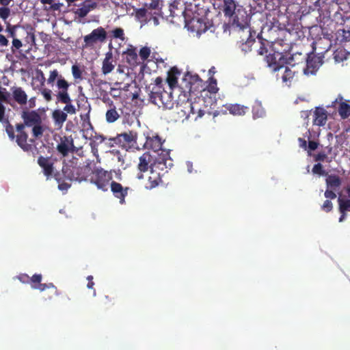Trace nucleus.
<instances>
[{
  "label": "nucleus",
  "mask_w": 350,
  "mask_h": 350,
  "mask_svg": "<svg viewBox=\"0 0 350 350\" xmlns=\"http://www.w3.org/2000/svg\"><path fill=\"white\" fill-rule=\"evenodd\" d=\"M12 43V51L13 52L14 51V49H19L23 46L22 42L16 38H14Z\"/></svg>",
  "instance_id": "49"
},
{
  "label": "nucleus",
  "mask_w": 350,
  "mask_h": 350,
  "mask_svg": "<svg viewBox=\"0 0 350 350\" xmlns=\"http://www.w3.org/2000/svg\"><path fill=\"white\" fill-rule=\"evenodd\" d=\"M56 85L59 90V92L56 94L57 103L60 102L65 103L71 101V98L68 92L70 86L68 81L65 79H60L56 83Z\"/></svg>",
  "instance_id": "8"
},
{
  "label": "nucleus",
  "mask_w": 350,
  "mask_h": 350,
  "mask_svg": "<svg viewBox=\"0 0 350 350\" xmlns=\"http://www.w3.org/2000/svg\"><path fill=\"white\" fill-rule=\"evenodd\" d=\"M42 275L41 274H34L32 277L30 278V284L32 288L38 289L40 291H44L46 288L50 289V294L47 297L44 296V299L51 300L53 296L58 295L59 293L56 286H54L53 283L49 284H42Z\"/></svg>",
  "instance_id": "5"
},
{
  "label": "nucleus",
  "mask_w": 350,
  "mask_h": 350,
  "mask_svg": "<svg viewBox=\"0 0 350 350\" xmlns=\"http://www.w3.org/2000/svg\"><path fill=\"white\" fill-rule=\"evenodd\" d=\"M109 51L106 53L102 64V72L108 75L115 68L116 62L113 59V55L111 51V44L109 45Z\"/></svg>",
  "instance_id": "11"
},
{
  "label": "nucleus",
  "mask_w": 350,
  "mask_h": 350,
  "mask_svg": "<svg viewBox=\"0 0 350 350\" xmlns=\"http://www.w3.org/2000/svg\"><path fill=\"white\" fill-rule=\"evenodd\" d=\"M8 44V39L2 34H0V46H7Z\"/></svg>",
  "instance_id": "56"
},
{
  "label": "nucleus",
  "mask_w": 350,
  "mask_h": 350,
  "mask_svg": "<svg viewBox=\"0 0 350 350\" xmlns=\"http://www.w3.org/2000/svg\"><path fill=\"white\" fill-rule=\"evenodd\" d=\"M151 154H143L139 157V163L138 164V169L140 172H146L148 170L149 163H152L150 161Z\"/></svg>",
  "instance_id": "28"
},
{
  "label": "nucleus",
  "mask_w": 350,
  "mask_h": 350,
  "mask_svg": "<svg viewBox=\"0 0 350 350\" xmlns=\"http://www.w3.org/2000/svg\"><path fill=\"white\" fill-rule=\"evenodd\" d=\"M8 31L10 33V36L14 39V38H15V31H14V28L12 29H8Z\"/></svg>",
  "instance_id": "62"
},
{
  "label": "nucleus",
  "mask_w": 350,
  "mask_h": 350,
  "mask_svg": "<svg viewBox=\"0 0 350 350\" xmlns=\"http://www.w3.org/2000/svg\"><path fill=\"white\" fill-rule=\"evenodd\" d=\"M265 50V48H264V47L260 46V49H259V51H258V53H259L260 55H262V54L264 53Z\"/></svg>",
  "instance_id": "64"
},
{
  "label": "nucleus",
  "mask_w": 350,
  "mask_h": 350,
  "mask_svg": "<svg viewBox=\"0 0 350 350\" xmlns=\"http://www.w3.org/2000/svg\"><path fill=\"white\" fill-rule=\"evenodd\" d=\"M280 69L277 71V77H280L287 86L291 85L292 80L294 78L295 72L292 70L288 66L282 65Z\"/></svg>",
  "instance_id": "17"
},
{
  "label": "nucleus",
  "mask_w": 350,
  "mask_h": 350,
  "mask_svg": "<svg viewBox=\"0 0 350 350\" xmlns=\"http://www.w3.org/2000/svg\"><path fill=\"white\" fill-rule=\"evenodd\" d=\"M299 145L303 148L304 150L313 151L315 150L318 147V143L314 141H310L307 145V142L305 139L299 138Z\"/></svg>",
  "instance_id": "31"
},
{
  "label": "nucleus",
  "mask_w": 350,
  "mask_h": 350,
  "mask_svg": "<svg viewBox=\"0 0 350 350\" xmlns=\"http://www.w3.org/2000/svg\"><path fill=\"white\" fill-rule=\"evenodd\" d=\"M6 133H8L9 137L11 139H14V129H13L12 126H11L10 125L7 126V127H6Z\"/></svg>",
  "instance_id": "55"
},
{
  "label": "nucleus",
  "mask_w": 350,
  "mask_h": 350,
  "mask_svg": "<svg viewBox=\"0 0 350 350\" xmlns=\"http://www.w3.org/2000/svg\"><path fill=\"white\" fill-rule=\"evenodd\" d=\"M146 141L143 145L145 149L152 150L154 152L159 150L165 151V150L162 148L161 139L158 135L152 137H146Z\"/></svg>",
  "instance_id": "14"
},
{
  "label": "nucleus",
  "mask_w": 350,
  "mask_h": 350,
  "mask_svg": "<svg viewBox=\"0 0 350 350\" xmlns=\"http://www.w3.org/2000/svg\"><path fill=\"white\" fill-rule=\"evenodd\" d=\"M349 53L344 49H338L334 53V59L336 62L340 63L347 59Z\"/></svg>",
  "instance_id": "35"
},
{
  "label": "nucleus",
  "mask_w": 350,
  "mask_h": 350,
  "mask_svg": "<svg viewBox=\"0 0 350 350\" xmlns=\"http://www.w3.org/2000/svg\"><path fill=\"white\" fill-rule=\"evenodd\" d=\"M111 191L115 198L119 199L120 203L123 204L125 203V198L128 194L129 187H123L122 185L114 180L110 184Z\"/></svg>",
  "instance_id": "9"
},
{
  "label": "nucleus",
  "mask_w": 350,
  "mask_h": 350,
  "mask_svg": "<svg viewBox=\"0 0 350 350\" xmlns=\"http://www.w3.org/2000/svg\"><path fill=\"white\" fill-rule=\"evenodd\" d=\"M222 10L224 16L230 18L231 25L245 34L244 37L241 36V42L250 46L254 40L249 27L250 17L245 9L234 0H223Z\"/></svg>",
  "instance_id": "2"
},
{
  "label": "nucleus",
  "mask_w": 350,
  "mask_h": 350,
  "mask_svg": "<svg viewBox=\"0 0 350 350\" xmlns=\"http://www.w3.org/2000/svg\"><path fill=\"white\" fill-rule=\"evenodd\" d=\"M148 23H152L153 26H157L159 24V18L151 12V16L149 17Z\"/></svg>",
  "instance_id": "53"
},
{
  "label": "nucleus",
  "mask_w": 350,
  "mask_h": 350,
  "mask_svg": "<svg viewBox=\"0 0 350 350\" xmlns=\"http://www.w3.org/2000/svg\"><path fill=\"white\" fill-rule=\"evenodd\" d=\"M39 165L43 169L44 174L49 178L53 172V162L51 157H40L38 159Z\"/></svg>",
  "instance_id": "20"
},
{
  "label": "nucleus",
  "mask_w": 350,
  "mask_h": 350,
  "mask_svg": "<svg viewBox=\"0 0 350 350\" xmlns=\"http://www.w3.org/2000/svg\"><path fill=\"white\" fill-rule=\"evenodd\" d=\"M218 88H217L216 81H211L208 87V92L211 93H216Z\"/></svg>",
  "instance_id": "54"
},
{
  "label": "nucleus",
  "mask_w": 350,
  "mask_h": 350,
  "mask_svg": "<svg viewBox=\"0 0 350 350\" xmlns=\"http://www.w3.org/2000/svg\"><path fill=\"white\" fill-rule=\"evenodd\" d=\"M12 1L13 0H0V5L9 6Z\"/></svg>",
  "instance_id": "59"
},
{
  "label": "nucleus",
  "mask_w": 350,
  "mask_h": 350,
  "mask_svg": "<svg viewBox=\"0 0 350 350\" xmlns=\"http://www.w3.org/2000/svg\"><path fill=\"white\" fill-rule=\"evenodd\" d=\"M8 98V94L5 91V89H2L0 87V121H2L3 119L5 108L3 105L1 104L2 101L6 100Z\"/></svg>",
  "instance_id": "33"
},
{
  "label": "nucleus",
  "mask_w": 350,
  "mask_h": 350,
  "mask_svg": "<svg viewBox=\"0 0 350 350\" xmlns=\"http://www.w3.org/2000/svg\"><path fill=\"white\" fill-rule=\"evenodd\" d=\"M137 133L135 131H130L118 135L113 141L123 150L135 152L140 150L137 144Z\"/></svg>",
  "instance_id": "4"
},
{
  "label": "nucleus",
  "mask_w": 350,
  "mask_h": 350,
  "mask_svg": "<svg viewBox=\"0 0 350 350\" xmlns=\"http://www.w3.org/2000/svg\"><path fill=\"white\" fill-rule=\"evenodd\" d=\"M13 96L14 100L19 104L23 105L27 103V95L21 88H13Z\"/></svg>",
  "instance_id": "25"
},
{
  "label": "nucleus",
  "mask_w": 350,
  "mask_h": 350,
  "mask_svg": "<svg viewBox=\"0 0 350 350\" xmlns=\"http://www.w3.org/2000/svg\"><path fill=\"white\" fill-rule=\"evenodd\" d=\"M150 54V50L148 47H144L139 51V55L142 59H146Z\"/></svg>",
  "instance_id": "47"
},
{
  "label": "nucleus",
  "mask_w": 350,
  "mask_h": 350,
  "mask_svg": "<svg viewBox=\"0 0 350 350\" xmlns=\"http://www.w3.org/2000/svg\"><path fill=\"white\" fill-rule=\"evenodd\" d=\"M94 285V282L93 281H90L88 282L87 287L88 288H93Z\"/></svg>",
  "instance_id": "63"
},
{
  "label": "nucleus",
  "mask_w": 350,
  "mask_h": 350,
  "mask_svg": "<svg viewBox=\"0 0 350 350\" xmlns=\"http://www.w3.org/2000/svg\"><path fill=\"white\" fill-rule=\"evenodd\" d=\"M327 188L338 191L342 184L341 178L335 174L328 175L325 179Z\"/></svg>",
  "instance_id": "23"
},
{
  "label": "nucleus",
  "mask_w": 350,
  "mask_h": 350,
  "mask_svg": "<svg viewBox=\"0 0 350 350\" xmlns=\"http://www.w3.org/2000/svg\"><path fill=\"white\" fill-rule=\"evenodd\" d=\"M312 155L314 156V160L316 161H323L326 158V156H327V154H312Z\"/></svg>",
  "instance_id": "57"
},
{
  "label": "nucleus",
  "mask_w": 350,
  "mask_h": 350,
  "mask_svg": "<svg viewBox=\"0 0 350 350\" xmlns=\"http://www.w3.org/2000/svg\"><path fill=\"white\" fill-rule=\"evenodd\" d=\"M73 140L70 137H59L57 148L60 153H67L74 150Z\"/></svg>",
  "instance_id": "19"
},
{
  "label": "nucleus",
  "mask_w": 350,
  "mask_h": 350,
  "mask_svg": "<svg viewBox=\"0 0 350 350\" xmlns=\"http://www.w3.org/2000/svg\"><path fill=\"white\" fill-rule=\"evenodd\" d=\"M24 128H25V126L22 124H17L16 125V131H17L18 134L25 133L23 131Z\"/></svg>",
  "instance_id": "58"
},
{
  "label": "nucleus",
  "mask_w": 350,
  "mask_h": 350,
  "mask_svg": "<svg viewBox=\"0 0 350 350\" xmlns=\"http://www.w3.org/2000/svg\"><path fill=\"white\" fill-rule=\"evenodd\" d=\"M42 4H49L51 5L50 9L55 10H57L58 6L57 4H53V0H40Z\"/></svg>",
  "instance_id": "51"
},
{
  "label": "nucleus",
  "mask_w": 350,
  "mask_h": 350,
  "mask_svg": "<svg viewBox=\"0 0 350 350\" xmlns=\"http://www.w3.org/2000/svg\"><path fill=\"white\" fill-rule=\"evenodd\" d=\"M170 154H157L154 161L150 164V167L153 170L154 167L163 170L168 166H172Z\"/></svg>",
  "instance_id": "12"
},
{
  "label": "nucleus",
  "mask_w": 350,
  "mask_h": 350,
  "mask_svg": "<svg viewBox=\"0 0 350 350\" xmlns=\"http://www.w3.org/2000/svg\"><path fill=\"white\" fill-rule=\"evenodd\" d=\"M186 165H187V170H188V172H192V170H193V165H192V163L190 162V161H187L186 162Z\"/></svg>",
  "instance_id": "60"
},
{
  "label": "nucleus",
  "mask_w": 350,
  "mask_h": 350,
  "mask_svg": "<svg viewBox=\"0 0 350 350\" xmlns=\"http://www.w3.org/2000/svg\"><path fill=\"white\" fill-rule=\"evenodd\" d=\"M118 118L119 114L115 109H109L106 113V120L108 122H114Z\"/></svg>",
  "instance_id": "37"
},
{
  "label": "nucleus",
  "mask_w": 350,
  "mask_h": 350,
  "mask_svg": "<svg viewBox=\"0 0 350 350\" xmlns=\"http://www.w3.org/2000/svg\"><path fill=\"white\" fill-rule=\"evenodd\" d=\"M266 62L267 66L273 72H277L282 65H284L286 59L284 58L282 54L279 52H274L269 53L266 57Z\"/></svg>",
  "instance_id": "7"
},
{
  "label": "nucleus",
  "mask_w": 350,
  "mask_h": 350,
  "mask_svg": "<svg viewBox=\"0 0 350 350\" xmlns=\"http://www.w3.org/2000/svg\"><path fill=\"white\" fill-rule=\"evenodd\" d=\"M321 64L319 57H310L307 60L306 68L304 70V75L307 76L315 75Z\"/></svg>",
  "instance_id": "16"
},
{
  "label": "nucleus",
  "mask_w": 350,
  "mask_h": 350,
  "mask_svg": "<svg viewBox=\"0 0 350 350\" xmlns=\"http://www.w3.org/2000/svg\"><path fill=\"white\" fill-rule=\"evenodd\" d=\"M84 154H62L64 165L62 174H56L55 179L58 182V188L66 191L70 187L67 180L81 182L89 180L94 183L99 189L104 191L108 190V186L112 177L111 174L102 168H96L94 160L86 159L83 161Z\"/></svg>",
  "instance_id": "1"
},
{
  "label": "nucleus",
  "mask_w": 350,
  "mask_h": 350,
  "mask_svg": "<svg viewBox=\"0 0 350 350\" xmlns=\"http://www.w3.org/2000/svg\"><path fill=\"white\" fill-rule=\"evenodd\" d=\"M36 79L40 83L41 85H44L46 81V78L43 72L41 70H36Z\"/></svg>",
  "instance_id": "45"
},
{
  "label": "nucleus",
  "mask_w": 350,
  "mask_h": 350,
  "mask_svg": "<svg viewBox=\"0 0 350 350\" xmlns=\"http://www.w3.org/2000/svg\"><path fill=\"white\" fill-rule=\"evenodd\" d=\"M186 25L193 28V31H202V21L199 18H193L190 21H186Z\"/></svg>",
  "instance_id": "34"
},
{
  "label": "nucleus",
  "mask_w": 350,
  "mask_h": 350,
  "mask_svg": "<svg viewBox=\"0 0 350 350\" xmlns=\"http://www.w3.org/2000/svg\"><path fill=\"white\" fill-rule=\"evenodd\" d=\"M342 97L338 96L335 103H339L338 113L341 118L345 119L350 116V105L345 102L342 101Z\"/></svg>",
  "instance_id": "22"
},
{
  "label": "nucleus",
  "mask_w": 350,
  "mask_h": 350,
  "mask_svg": "<svg viewBox=\"0 0 350 350\" xmlns=\"http://www.w3.org/2000/svg\"><path fill=\"white\" fill-rule=\"evenodd\" d=\"M22 118L27 126H33L37 124L42 123V118L36 111H24Z\"/></svg>",
  "instance_id": "15"
},
{
  "label": "nucleus",
  "mask_w": 350,
  "mask_h": 350,
  "mask_svg": "<svg viewBox=\"0 0 350 350\" xmlns=\"http://www.w3.org/2000/svg\"><path fill=\"white\" fill-rule=\"evenodd\" d=\"M230 113L234 116L244 115L247 109V107L238 104L230 105L228 107Z\"/></svg>",
  "instance_id": "30"
},
{
  "label": "nucleus",
  "mask_w": 350,
  "mask_h": 350,
  "mask_svg": "<svg viewBox=\"0 0 350 350\" xmlns=\"http://www.w3.org/2000/svg\"><path fill=\"white\" fill-rule=\"evenodd\" d=\"M312 172L317 174H323L324 171L322 165L320 163L315 164L312 168Z\"/></svg>",
  "instance_id": "50"
},
{
  "label": "nucleus",
  "mask_w": 350,
  "mask_h": 350,
  "mask_svg": "<svg viewBox=\"0 0 350 350\" xmlns=\"http://www.w3.org/2000/svg\"><path fill=\"white\" fill-rule=\"evenodd\" d=\"M32 127L33 136L36 139H40L48 130V127L42 123L37 124Z\"/></svg>",
  "instance_id": "27"
},
{
  "label": "nucleus",
  "mask_w": 350,
  "mask_h": 350,
  "mask_svg": "<svg viewBox=\"0 0 350 350\" xmlns=\"http://www.w3.org/2000/svg\"><path fill=\"white\" fill-rule=\"evenodd\" d=\"M66 105L64 107V112H65L66 114H75L77 111L75 107L71 103V101L69 103H65Z\"/></svg>",
  "instance_id": "42"
},
{
  "label": "nucleus",
  "mask_w": 350,
  "mask_h": 350,
  "mask_svg": "<svg viewBox=\"0 0 350 350\" xmlns=\"http://www.w3.org/2000/svg\"><path fill=\"white\" fill-rule=\"evenodd\" d=\"M111 33L113 38H118L122 41L125 40L124 30L122 28H116L111 31Z\"/></svg>",
  "instance_id": "40"
},
{
  "label": "nucleus",
  "mask_w": 350,
  "mask_h": 350,
  "mask_svg": "<svg viewBox=\"0 0 350 350\" xmlns=\"http://www.w3.org/2000/svg\"><path fill=\"white\" fill-rule=\"evenodd\" d=\"M180 75V72L176 68H172L167 73V83L170 90L180 92L178 88H176L177 79Z\"/></svg>",
  "instance_id": "21"
},
{
  "label": "nucleus",
  "mask_w": 350,
  "mask_h": 350,
  "mask_svg": "<svg viewBox=\"0 0 350 350\" xmlns=\"http://www.w3.org/2000/svg\"><path fill=\"white\" fill-rule=\"evenodd\" d=\"M52 117L55 121V124L58 127H62L63 123L66 120L67 114L59 109H56L53 112Z\"/></svg>",
  "instance_id": "26"
},
{
  "label": "nucleus",
  "mask_w": 350,
  "mask_h": 350,
  "mask_svg": "<svg viewBox=\"0 0 350 350\" xmlns=\"http://www.w3.org/2000/svg\"><path fill=\"white\" fill-rule=\"evenodd\" d=\"M172 90L167 91L161 90L160 86H157L150 94V100L159 108L171 109L178 103H176L172 96Z\"/></svg>",
  "instance_id": "3"
},
{
  "label": "nucleus",
  "mask_w": 350,
  "mask_h": 350,
  "mask_svg": "<svg viewBox=\"0 0 350 350\" xmlns=\"http://www.w3.org/2000/svg\"><path fill=\"white\" fill-rule=\"evenodd\" d=\"M328 113L325 109L321 107H316L312 111L313 124L323 126L326 124Z\"/></svg>",
  "instance_id": "10"
},
{
  "label": "nucleus",
  "mask_w": 350,
  "mask_h": 350,
  "mask_svg": "<svg viewBox=\"0 0 350 350\" xmlns=\"http://www.w3.org/2000/svg\"><path fill=\"white\" fill-rule=\"evenodd\" d=\"M301 116L304 118H307L309 116V111H302L301 112Z\"/></svg>",
  "instance_id": "61"
},
{
  "label": "nucleus",
  "mask_w": 350,
  "mask_h": 350,
  "mask_svg": "<svg viewBox=\"0 0 350 350\" xmlns=\"http://www.w3.org/2000/svg\"><path fill=\"white\" fill-rule=\"evenodd\" d=\"M11 10L8 5L0 7V18L5 21L10 16Z\"/></svg>",
  "instance_id": "39"
},
{
  "label": "nucleus",
  "mask_w": 350,
  "mask_h": 350,
  "mask_svg": "<svg viewBox=\"0 0 350 350\" xmlns=\"http://www.w3.org/2000/svg\"><path fill=\"white\" fill-rule=\"evenodd\" d=\"M40 94L46 102H50L53 99V92L48 88H42L40 90Z\"/></svg>",
  "instance_id": "41"
},
{
  "label": "nucleus",
  "mask_w": 350,
  "mask_h": 350,
  "mask_svg": "<svg viewBox=\"0 0 350 350\" xmlns=\"http://www.w3.org/2000/svg\"><path fill=\"white\" fill-rule=\"evenodd\" d=\"M27 135L25 133H22L17 134L16 136V142L18 146H20L23 150H27Z\"/></svg>",
  "instance_id": "36"
},
{
  "label": "nucleus",
  "mask_w": 350,
  "mask_h": 350,
  "mask_svg": "<svg viewBox=\"0 0 350 350\" xmlns=\"http://www.w3.org/2000/svg\"><path fill=\"white\" fill-rule=\"evenodd\" d=\"M97 7V3L94 0H85L82 3L79 5L76 10L75 14L81 18H83L88 14L94 10Z\"/></svg>",
  "instance_id": "13"
},
{
  "label": "nucleus",
  "mask_w": 350,
  "mask_h": 350,
  "mask_svg": "<svg viewBox=\"0 0 350 350\" xmlns=\"http://www.w3.org/2000/svg\"><path fill=\"white\" fill-rule=\"evenodd\" d=\"M18 279L24 284L29 283L30 282V277L25 273L21 274L18 276Z\"/></svg>",
  "instance_id": "52"
},
{
  "label": "nucleus",
  "mask_w": 350,
  "mask_h": 350,
  "mask_svg": "<svg viewBox=\"0 0 350 350\" xmlns=\"http://www.w3.org/2000/svg\"><path fill=\"white\" fill-rule=\"evenodd\" d=\"M332 208H333L332 203L329 200H326L323 202V204L321 206L322 210H323L324 211H325L327 213L330 212L332 210Z\"/></svg>",
  "instance_id": "46"
},
{
  "label": "nucleus",
  "mask_w": 350,
  "mask_h": 350,
  "mask_svg": "<svg viewBox=\"0 0 350 350\" xmlns=\"http://www.w3.org/2000/svg\"><path fill=\"white\" fill-rule=\"evenodd\" d=\"M107 38V31L102 27L94 29L90 33L84 36L83 48H93L98 42H104Z\"/></svg>",
  "instance_id": "6"
},
{
  "label": "nucleus",
  "mask_w": 350,
  "mask_h": 350,
  "mask_svg": "<svg viewBox=\"0 0 350 350\" xmlns=\"http://www.w3.org/2000/svg\"><path fill=\"white\" fill-rule=\"evenodd\" d=\"M253 113L255 118H260L264 116L265 111L260 105L258 104L253 108Z\"/></svg>",
  "instance_id": "43"
},
{
  "label": "nucleus",
  "mask_w": 350,
  "mask_h": 350,
  "mask_svg": "<svg viewBox=\"0 0 350 350\" xmlns=\"http://www.w3.org/2000/svg\"><path fill=\"white\" fill-rule=\"evenodd\" d=\"M151 10L147 9H138L135 12V17L137 20L141 23V27L147 24L149 17L151 16Z\"/></svg>",
  "instance_id": "24"
},
{
  "label": "nucleus",
  "mask_w": 350,
  "mask_h": 350,
  "mask_svg": "<svg viewBox=\"0 0 350 350\" xmlns=\"http://www.w3.org/2000/svg\"><path fill=\"white\" fill-rule=\"evenodd\" d=\"M183 108L184 109L183 111L187 114V118L190 117L191 114L194 115L196 113H197V116L195 118V120H197L198 118H202L204 114V111L199 108L197 106V104L191 103L189 100H187L184 103Z\"/></svg>",
  "instance_id": "18"
},
{
  "label": "nucleus",
  "mask_w": 350,
  "mask_h": 350,
  "mask_svg": "<svg viewBox=\"0 0 350 350\" xmlns=\"http://www.w3.org/2000/svg\"><path fill=\"white\" fill-rule=\"evenodd\" d=\"M161 182V178L157 174L152 172V176H150L148 183L145 185V187L148 189H152L159 185Z\"/></svg>",
  "instance_id": "29"
},
{
  "label": "nucleus",
  "mask_w": 350,
  "mask_h": 350,
  "mask_svg": "<svg viewBox=\"0 0 350 350\" xmlns=\"http://www.w3.org/2000/svg\"><path fill=\"white\" fill-rule=\"evenodd\" d=\"M339 210L341 213H345V211H350V200H342L338 198Z\"/></svg>",
  "instance_id": "38"
},
{
  "label": "nucleus",
  "mask_w": 350,
  "mask_h": 350,
  "mask_svg": "<svg viewBox=\"0 0 350 350\" xmlns=\"http://www.w3.org/2000/svg\"><path fill=\"white\" fill-rule=\"evenodd\" d=\"M335 191H336L334 189L327 188L325 191L324 196L327 199H335L336 198Z\"/></svg>",
  "instance_id": "48"
},
{
  "label": "nucleus",
  "mask_w": 350,
  "mask_h": 350,
  "mask_svg": "<svg viewBox=\"0 0 350 350\" xmlns=\"http://www.w3.org/2000/svg\"><path fill=\"white\" fill-rule=\"evenodd\" d=\"M72 73L75 79L81 78V71L77 65L72 66Z\"/></svg>",
  "instance_id": "44"
},
{
  "label": "nucleus",
  "mask_w": 350,
  "mask_h": 350,
  "mask_svg": "<svg viewBox=\"0 0 350 350\" xmlns=\"http://www.w3.org/2000/svg\"><path fill=\"white\" fill-rule=\"evenodd\" d=\"M60 79H65L61 75H59L57 70H51L49 72V76L46 80L47 83L53 85L54 82L56 81L57 83Z\"/></svg>",
  "instance_id": "32"
}]
</instances>
